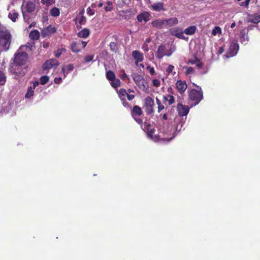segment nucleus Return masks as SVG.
Masks as SVG:
<instances>
[{
  "label": "nucleus",
  "mask_w": 260,
  "mask_h": 260,
  "mask_svg": "<svg viewBox=\"0 0 260 260\" xmlns=\"http://www.w3.org/2000/svg\"><path fill=\"white\" fill-rule=\"evenodd\" d=\"M127 98L128 100L132 101L133 99L135 98V95L134 94H129L127 93V94L126 95Z\"/></svg>",
  "instance_id": "56"
},
{
  "label": "nucleus",
  "mask_w": 260,
  "mask_h": 260,
  "mask_svg": "<svg viewBox=\"0 0 260 260\" xmlns=\"http://www.w3.org/2000/svg\"><path fill=\"white\" fill-rule=\"evenodd\" d=\"M162 119L164 120L168 119V115L167 114H164L162 116Z\"/></svg>",
  "instance_id": "59"
},
{
  "label": "nucleus",
  "mask_w": 260,
  "mask_h": 260,
  "mask_svg": "<svg viewBox=\"0 0 260 260\" xmlns=\"http://www.w3.org/2000/svg\"><path fill=\"white\" fill-rule=\"evenodd\" d=\"M189 62L191 64H196L199 69L203 67V63L196 56H194L193 58L189 59Z\"/></svg>",
  "instance_id": "21"
},
{
  "label": "nucleus",
  "mask_w": 260,
  "mask_h": 260,
  "mask_svg": "<svg viewBox=\"0 0 260 260\" xmlns=\"http://www.w3.org/2000/svg\"><path fill=\"white\" fill-rule=\"evenodd\" d=\"M106 5L107 6L105 7V10L106 12L111 11L113 9V4L111 2H107Z\"/></svg>",
  "instance_id": "39"
},
{
  "label": "nucleus",
  "mask_w": 260,
  "mask_h": 260,
  "mask_svg": "<svg viewBox=\"0 0 260 260\" xmlns=\"http://www.w3.org/2000/svg\"><path fill=\"white\" fill-rule=\"evenodd\" d=\"M56 30V29L55 27L50 25L41 31V35L43 38H45L54 34Z\"/></svg>",
  "instance_id": "11"
},
{
  "label": "nucleus",
  "mask_w": 260,
  "mask_h": 260,
  "mask_svg": "<svg viewBox=\"0 0 260 260\" xmlns=\"http://www.w3.org/2000/svg\"><path fill=\"white\" fill-rule=\"evenodd\" d=\"M175 87L177 91L182 95L184 93V92L187 88V85L185 81L179 80L177 81L175 84Z\"/></svg>",
  "instance_id": "8"
},
{
  "label": "nucleus",
  "mask_w": 260,
  "mask_h": 260,
  "mask_svg": "<svg viewBox=\"0 0 260 260\" xmlns=\"http://www.w3.org/2000/svg\"><path fill=\"white\" fill-rule=\"evenodd\" d=\"M50 14L53 17H57L60 15L59 9L56 7H54L50 10Z\"/></svg>",
  "instance_id": "28"
},
{
  "label": "nucleus",
  "mask_w": 260,
  "mask_h": 260,
  "mask_svg": "<svg viewBox=\"0 0 260 260\" xmlns=\"http://www.w3.org/2000/svg\"><path fill=\"white\" fill-rule=\"evenodd\" d=\"M131 114L135 121L140 126H142L143 124L142 116L143 114V112L141 108L138 105L134 106L131 110Z\"/></svg>",
  "instance_id": "3"
},
{
  "label": "nucleus",
  "mask_w": 260,
  "mask_h": 260,
  "mask_svg": "<svg viewBox=\"0 0 260 260\" xmlns=\"http://www.w3.org/2000/svg\"><path fill=\"white\" fill-rule=\"evenodd\" d=\"M151 24L153 27L158 29L166 27L165 19H158L154 20L151 22Z\"/></svg>",
  "instance_id": "15"
},
{
  "label": "nucleus",
  "mask_w": 260,
  "mask_h": 260,
  "mask_svg": "<svg viewBox=\"0 0 260 260\" xmlns=\"http://www.w3.org/2000/svg\"><path fill=\"white\" fill-rule=\"evenodd\" d=\"M40 36V32L37 30H33L30 31L29 34V37L32 40H37L39 39Z\"/></svg>",
  "instance_id": "24"
},
{
  "label": "nucleus",
  "mask_w": 260,
  "mask_h": 260,
  "mask_svg": "<svg viewBox=\"0 0 260 260\" xmlns=\"http://www.w3.org/2000/svg\"><path fill=\"white\" fill-rule=\"evenodd\" d=\"M151 41V39L150 38H147L145 40V42L147 43H150Z\"/></svg>",
  "instance_id": "64"
},
{
  "label": "nucleus",
  "mask_w": 260,
  "mask_h": 260,
  "mask_svg": "<svg viewBox=\"0 0 260 260\" xmlns=\"http://www.w3.org/2000/svg\"><path fill=\"white\" fill-rule=\"evenodd\" d=\"M6 76L5 74L0 70V85H4L6 82Z\"/></svg>",
  "instance_id": "35"
},
{
  "label": "nucleus",
  "mask_w": 260,
  "mask_h": 260,
  "mask_svg": "<svg viewBox=\"0 0 260 260\" xmlns=\"http://www.w3.org/2000/svg\"><path fill=\"white\" fill-rule=\"evenodd\" d=\"M12 36L5 27L0 28V51L6 52L10 47Z\"/></svg>",
  "instance_id": "1"
},
{
  "label": "nucleus",
  "mask_w": 260,
  "mask_h": 260,
  "mask_svg": "<svg viewBox=\"0 0 260 260\" xmlns=\"http://www.w3.org/2000/svg\"><path fill=\"white\" fill-rule=\"evenodd\" d=\"M151 18V15L148 12L144 11L140 14H139L137 17V19L138 21L140 22H142L144 21L145 22L148 21Z\"/></svg>",
  "instance_id": "13"
},
{
  "label": "nucleus",
  "mask_w": 260,
  "mask_h": 260,
  "mask_svg": "<svg viewBox=\"0 0 260 260\" xmlns=\"http://www.w3.org/2000/svg\"><path fill=\"white\" fill-rule=\"evenodd\" d=\"M141 90L144 91H147L149 88L148 82L143 78L137 84H136Z\"/></svg>",
  "instance_id": "19"
},
{
  "label": "nucleus",
  "mask_w": 260,
  "mask_h": 260,
  "mask_svg": "<svg viewBox=\"0 0 260 260\" xmlns=\"http://www.w3.org/2000/svg\"><path fill=\"white\" fill-rule=\"evenodd\" d=\"M24 46H21L18 50L15 53L14 56V64L16 66H22L24 65L28 58L27 53L21 51Z\"/></svg>",
  "instance_id": "2"
},
{
  "label": "nucleus",
  "mask_w": 260,
  "mask_h": 260,
  "mask_svg": "<svg viewBox=\"0 0 260 260\" xmlns=\"http://www.w3.org/2000/svg\"><path fill=\"white\" fill-rule=\"evenodd\" d=\"M151 124L150 121L146 119L144 122L143 121V124L141 126V128L147 133L148 136L152 138L153 134L154 133L155 129L151 128Z\"/></svg>",
  "instance_id": "6"
},
{
  "label": "nucleus",
  "mask_w": 260,
  "mask_h": 260,
  "mask_svg": "<svg viewBox=\"0 0 260 260\" xmlns=\"http://www.w3.org/2000/svg\"><path fill=\"white\" fill-rule=\"evenodd\" d=\"M149 8L155 12L165 11L166 10L164 7V4L162 2L154 3L149 7Z\"/></svg>",
  "instance_id": "14"
},
{
  "label": "nucleus",
  "mask_w": 260,
  "mask_h": 260,
  "mask_svg": "<svg viewBox=\"0 0 260 260\" xmlns=\"http://www.w3.org/2000/svg\"><path fill=\"white\" fill-rule=\"evenodd\" d=\"M127 94V92L126 89H125L124 88L120 89L119 92H118V95H119L120 99H121V98H125V96Z\"/></svg>",
  "instance_id": "42"
},
{
  "label": "nucleus",
  "mask_w": 260,
  "mask_h": 260,
  "mask_svg": "<svg viewBox=\"0 0 260 260\" xmlns=\"http://www.w3.org/2000/svg\"><path fill=\"white\" fill-rule=\"evenodd\" d=\"M41 3L45 4L46 6H49L51 5V0H41Z\"/></svg>",
  "instance_id": "50"
},
{
  "label": "nucleus",
  "mask_w": 260,
  "mask_h": 260,
  "mask_svg": "<svg viewBox=\"0 0 260 260\" xmlns=\"http://www.w3.org/2000/svg\"><path fill=\"white\" fill-rule=\"evenodd\" d=\"M59 64V62L56 59L52 58L47 60L43 63L42 68L43 70H46L51 69L54 66H57Z\"/></svg>",
  "instance_id": "9"
},
{
  "label": "nucleus",
  "mask_w": 260,
  "mask_h": 260,
  "mask_svg": "<svg viewBox=\"0 0 260 260\" xmlns=\"http://www.w3.org/2000/svg\"><path fill=\"white\" fill-rule=\"evenodd\" d=\"M132 56L137 64L139 62H142L144 59L143 54L139 51L135 50L132 52Z\"/></svg>",
  "instance_id": "18"
},
{
  "label": "nucleus",
  "mask_w": 260,
  "mask_h": 260,
  "mask_svg": "<svg viewBox=\"0 0 260 260\" xmlns=\"http://www.w3.org/2000/svg\"><path fill=\"white\" fill-rule=\"evenodd\" d=\"M235 26H236V23L234 22L233 23H232V24L231 25V27L232 28H233L235 27Z\"/></svg>",
  "instance_id": "63"
},
{
  "label": "nucleus",
  "mask_w": 260,
  "mask_h": 260,
  "mask_svg": "<svg viewBox=\"0 0 260 260\" xmlns=\"http://www.w3.org/2000/svg\"><path fill=\"white\" fill-rule=\"evenodd\" d=\"M87 12L89 15H93L94 14V11L89 7L87 8Z\"/></svg>",
  "instance_id": "54"
},
{
  "label": "nucleus",
  "mask_w": 260,
  "mask_h": 260,
  "mask_svg": "<svg viewBox=\"0 0 260 260\" xmlns=\"http://www.w3.org/2000/svg\"><path fill=\"white\" fill-rule=\"evenodd\" d=\"M240 42L243 44H247L248 42V37L246 35L245 30H242L240 31Z\"/></svg>",
  "instance_id": "22"
},
{
  "label": "nucleus",
  "mask_w": 260,
  "mask_h": 260,
  "mask_svg": "<svg viewBox=\"0 0 260 260\" xmlns=\"http://www.w3.org/2000/svg\"><path fill=\"white\" fill-rule=\"evenodd\" d=\"M251 22L254 23H257L260 22V16L255 15L252 17V18L250 20Z\"/></svg>",
  "instance_id": "44"
},
{
  "label": "nucleus",
  "mask_w": 260,
  "mask_h": 260,
  "mask_svg": "<svg viewBox=\"0 0 260 260\" xmlns=\"http://www.w3.org/2000/svg\"><path fill=\"white\" fill-rule=\"evenodd\" d=\"M142 48L145 52H147L149 50L148 45L146 44H144Z\"/></svg>",
  "instance_id": "55"
},
{
  "label": "nucleus",
  "mask_w": 260,
  "mask_h": 260,
  "mask_svg": "<svg viewBox=\"0 0 260 260\" xmlns=\"http://www.w3.org/2000/svg\"><path fill=\"white\" fill-rule=\"evenodd\" d=\"M110 84L113 87L116 88L120 85V81L115 77L114 80L111 81Z\"/></svg>",
  "instance_id": "33"
},
{
  "label": "nucleus",
  "mask_w": 260,
  "mask_h": 260,
  "mask_svg": "<svg viewBox=\"0 0 260 260\" xmlns=\"http://www.w3.org/2000/svg\"><path fill=\"white\" fill-rule=\"evenodd\" d=\"M74 68V67L73 64H69L66 67V69L64 68H62L61 71L64 74V78L66 77V75L65 74V70L66 69L68 71L70 72L73 70Z\"/></svg>",
  "instance_id": "37"
},
{
  "label": "nucleus",
  "mask_w": 260,
  "mask_h": 260,
  "mask_svg": "<svg viewBox=\"0 0 260 260\" xmlns=\"http://www.w3.org/2000/svg\"><path fill=\"white\" fill-rule=\"evenodd\" d=\"M239 49V44L237 42H233L227 52L226 57L228 58L236 55Z\"/></svg>",
  "instance_id": "7"
},
{
  "label": "nucleus",
  "mask_w": 260,
  "mask_h": 260,
  "mask_svg": "<svg viewBox=\"0 0 260 260\" xmlns=\"http://www.w3.org/2000/svg\"><path fill=\"white\" fill-rule=\"evenodd\" d=\"M221 34V29L219 26H215L212 31V35L216 36L217 34Z\"/></svg>",
  "instance_id": "40"
},
{
  "label": "nucleus",
  "mask_w": 260,
  "mask_h": 260,
  "mask_svg": "<svg viewBox=\"0 0 260 260\" xmlns=\"http://www.w3.org/2000/svg\"><path fill=\"white\" fill-rule=\"evenodd\" d=\"M79 15H81L80 17H76L74 19V21L77 26V28H80L82 25H84L86 23V19L85 16L83 15L82 12H80Z\"/></svg>",
  "instance_id": "12"
},
{
  "label": "nucleus",
  "mask_w": 260,
  "mask_h": 260,
  "mask_svg": "<svg viewBox=\"0 0 260 260\" xmlns=\"http://www.w3.org/2000/svg\"><path fill=\"white\" fill-rule=\"evenodd\" d=\"M120 78L121 79V80L124 81V80H126V79L127 80H129V78H128V77L127 76V75L126 74V73L125 72H123L120 76Z\"/></svg>",
  "instance_id": "49"
},
{
  "label": "nucleus",
  "mask_w": 260,
  "mask_h": 260,
  "mask_svg": "<svg viewBox=\"0 0 260 260\" xmlns=\"http://www.w3.org/2000/svg\"><path fill=\"white\" fill-rule=\"evenodd\" d=\"M18 14L17 12L10 13L9 14V18L13 21L15 22L18 18Z\"/></svg>",
  "instance_id": "38"
},
{
  "label": "nucleus",
  "mask_w": 260,
  "mask_h": 260,
  "mask_svg": "<svg viewBox=\"0 0 260 260\" xmlns=\"http://www.w3.org/2000/svg\"><path fill=\"white\" fill-rule=\"evenodd\" d=\"M147 68L149 70V73L151 75H153L155 73V70L153 67L148 66Z\"/></svg>",
  "instance_id": "53"
},
{
  "label": "nucleus",
  "mask_w": 260,
  "mask_h": 260,
  "mask_svg": "<svg viewBox=\"0 0 260 260\" xmlns=\"http://www.w3.org/2000/svg\"><path fill=\"white\" fill-rule=\"evenodd\" d=\"M163 99L165 101H167L168 102L169 105L173 104L175 102V98L173 95H171L164 96Z\"/></svg>",
  "instance_id": "29"
},
{
  "label": "nucleus",
  "mask_w": 260,
  "mask_h": 260,
  "mask_svg": "<svg viewBox=\"0 0 260 260\" xmlns=\"http://www.w3.org/2000/svg\"><path fill=\"white\" fill-rule=\"evenodd\" d=\"M39 85V82L38 81H36L34 83V85H33V87H32L34 89H35L36 88V86L37 85Z\"/></svg>",
  "instance_id": "60"
},
{
  "label": "nucleus",
  "mask_w": 260,
  "mask_h": 260,
  "mask_svg": "<svg viewBox=\"0 0 260 260\" xmlns=\"http://www.w3.org/2000/svg\"><path fill=\"white\" fill-rule=\"evenodd\" d=\"M34 88L30 86L28 88L27 92L25 95V97L26 99H30L34 95Z\"/></svg>",
  "instance_id": "34"
},
{
  "label": "nucleus",
  "mask_w": 260,
  "mask_h": 260,
  "mask_svg": "<svg viewBox=\"0 0 260 260\" xmlns=\"http://www.w3.org/2000/svg\"><path fill=\"white\" fill-rule=\"evenodd\" d=\"M224 51V48L223 46L220 47L218 51V54H221Z\"/></svg>",
  "instance_id": "58"
},
{
  "label": "nucleus",
  "mask_w": 260,
  "mask_h": 260,
  "mask_svg": "<svg viewBox=\"0 0 260 260\" xmlns=\"http://www.w3.org/2000/svg\"><path fill=\"white\" fill-rule=\"evenodd\" d=\"M62 81V78L61 77L59 78H55L54 79V82L56 84H59Z\"/></svg>",
  "instance_id": "57"
},
{
  "label": "nucleus",
  "mask_w": 260,
  "mask_h": 260,
  "mask_svg": "<svg viewBox=\"0 0 260 260\" xmlns=\"http://www.w3.org/2000/svg\"><path fill=\"white\" fill-rule=\"evenodd\" d=\"M90 34V30L88 28H84L78 33V36L79 38H86Z\"/></svg>",
  "instance_id": "23"
},
{
  "label": "nucleus",
  "mask_w": 260,
  "mask_h": 260,
  "mask_svg": "<svg viewBox=\"0 0 260 260\" xmlns=\"http://www.w3.org/2000/svg\"><path fill=\"white\" fill-rule=\"evenodd\" d=\"M156 104L157 105V112L158 113L160 112L161 110L164 109L165 106L164 105L161 103L160 100H159L157 98H156Z\"/></svg>",
  "instance_id": "36"
},
{
  "label": "nucleus",
  "mask_w": 260,
  "mask_h": 260,
  "mask_svg": "<svg viewBox=\"0 0 260 260\" xmlns=\"http://www.w3.org/2000/svg\"><path fill=\"white\" fill-rule=\"evenodd\" d=\"M61 54L62 53L59 49L54 51V55L57 58L59 57Z\"/></svg>",
  "instance_id": "52"
},
{
  "label": "nucleus",
  "mask_w": 260,
  "mask_h": 260,
  "mask_svg": "<svg viewBox=\"0 0 260 260\" xmlns=\"http://www.w3.org/2000/svg\"><path fill=\"white\" fill-rule=\"evenodd\" d=\"M132 76L136 84H137L138 83L144 78L142 76L138 74H133Z\"/></svg>",
  "instance_id": "27"
},
{
  "label": "nucleus",
  "mask_w": 260,
  "mask_h": 260,
  "mask_svg": "<svg viewBox=\"0 0 260 260\" xmlns=\"http://www.w3.org/2000/svg\"><path fill=\"white\" fill-rule=\"evenodd\" d=\"M174 67L173 65H171V64L169 65L168 66V68L166 70V73L168 74H169L170 73H172L173 75H175L176 72H173V70H174Z\"/></svg>",
  "instance_id": "43"
},
{
  "label": "nucleus",
  "mask_w": 260,
  "mask_h": 260,
  "mask_svg": "<svg viewBox=\"0 0 260 260\" xmlns=\"http://www.w3.org/2000/svg\"><path fill=\"white\" fill-rule=\"evenodd\" d=\"M194 73V70L193 68L191 67H187L186 68V70L185 71V74L188 75V74H192Z\"/></svg>",
  "instance_id": "46"
},
{
  "label": "nucleus",
  "mask_w": 260,
  "mask_h": 260,
  "mask_svg": "<svg viewBox=\"0 0 260 260\" xmlns=\"http://www.w3.org/2000/svg\"><path fill=\"white\" fill-rule=\"evenodd\" d=\"M35 25H36V23H35V22H32V23H31L30 24V25L29 26L28 28H31V27H34V26H35Z\"/></svg>",
  "instance_id": "62"
},
{
  "label": "nucleus",
  "mask_w": 260,
  "mask_h": 260,
  "mask_svg": "<svg viewBox=\"0 0 260 260\" xmlns=\"http://www.w3.org/2000/svg\"><path fill=\"white\" fill-rule=\"evenodd\" d=\"M93 58H94L93 55H88L85 56V57L84 58V60H85V62H89L92 61V59H93Z\"/></svg>",
  "instance_id": "45"
},
{
  "label": "nucleus",
  "mask_w": 260,
  "mask_h": 260,
  "mask_svg": "<svg viewBox=\"0 0 260 260\" xmlns=\"http://www.w3.org/2000/svg\"><path fill=\"white\" fill-rule=\"evenodd\" d=\"M154 102L150 96H147L144 99V107L145 108L146 112L149 114H153L154 113Z\"/></svg>",
  "instance_id": "5"
},
{
  "label": "nucleus",
  "mask_w": 260,
  "mask_h": 260,
  "mask_svg": "<svg viewBox=\"0 0 260 260\" xmlns=\"http://www.w3.org/2000/svg\"><path fill=\"white\" fill-rule=\"evenodd\" d=\"M49 79V77L46 75L42 76L40 78L41 84L44 85V84H46L48 82Z\"/></svg>",
  "instance_id": "41"
},
{
  "label": "nucleus",
  "mask_w": 260,
  "mask_h": 260,
  "mask_svg": "<svg viewBox=\"0 0 260 260\" xmlns=\"http://www.w3.org/2000/svg\"><path fill=\"white\" fill-rule=\"evenodd\" d=\"M59 49L61 52L62 53V52H64L66 51V49L64 48H59Z\"/></svg>",
  "instance_id": "61"
},
{
  "label": "nucleus",
  "mask_w": 260,
  "mask_h": 260,
  "mask_svg": "<svg viewBox=\"0 0 260 260\" xmlns=\"http://www.w3.org/2000/svg\"><path fill=\"white\" fill-rule=\"evenodd\" d=\"M152 84L155 87H158L160 86V81L158 79H153L152 80Z\"/></svg>",
  "instance_id": "47"
},
{
  "label": "nucleus",
  "mask_w": 260,
  "mask_h": 260,
  "mask_svg": "<svg viewBox=\"0 0 260 260\" xmlns=\"http://www.w3.org/2000/svg\"><path fill=\"white\" fill-rule=\"evenodd\" d=\"M26 10L28 12L31 13L35 9V6L33 3H27L26 5Z\"/></svg>",
  "instance_id": "30"
},
{
  "label": "nucleus",
  "mask_w": 260,
  "mask_h": 260,
  "mask_svg": "<svg viewBox=\"0 0 260 260\" xmlns=\"http://www.w3.org/2000/svg\"><path fill=\"white\" fill-rule=\"evenodd\" d=\"M177 111L178 115L180 116H184L187 115L189 112V109L187 106L183 105L182 104H178L177 106Z\"/></svg>",
  "instance_id": "10"
},
{
  "label": "nucleus",
  "mask_w": 260,
  "mask_h": 260,
  "mask_svg": "<svg viewBox=\"0 0 260 260\" xmlns=\"http://www.w3.org/2000/svg\"><path fill=\"white\" fill-rule=\"evenodd\" d=\"M109 47L111 51L114 53H116L118 49L117 43L114 42H112L110 43Z\"/></svg>",
  "instance_id": "31"
},
{
  "label": "nucleus",
  "mask_w": 260,
  "mask_h": 260,
  "mask_svg": "<svg viewBox=\"0 0 260 260\" xmlns=\"http://www.w3.org/2000/svg\"><path fill=\"white\" fill-rule=\"evenodd\" d=\"M167 51L165 46L162 45L159 46L156 52L157 58L161 59L164 56L167 55Z\"/></svg>",
  "instance_id": "16"
},
{
  "label": "nucleus",
  "mask_w": 260,
  "mask_h": 260,
  "mask_svg": "<svg viewBox=\"0 0 260 260\" xmlns=\"http://www.w3.org/2000/svg\"><path fill=\"white\" fill-rule=\"evenodd\" d=\"M197 30V27L196 26H190L185 28L183 31L186 35H193Z\"/></svg>",
  "instance_id": "25"
},
{
  "label": "nucleus",
  "mask_w": 260,
  "mask_h": 260,
  "mask_svg": "<svg viewBox=\"0 0 260 260\" xmlns=\"http://www.w3.org/2000/svg\"><path fill=\"white\" fill-rule=\"evenodd\" d=\"M170 33L172 36H175L179 39H184L183 32L182 29L179 28H174L171 29Z\"/></svg>",
  "instance_id": "17"
},
{
  "label": "nucleus",
  "mask_w": 260,
  "mask_h": 260,
  "mask_svg": "<svg viewBox=\"0 0 260 260\" xmlns=\"http://www.w3.org/2000/svg\"><path fill=\"white\" fill-rule=\"evenodd\" d=\"M121 102H122V105L124 107H128L129 106V104L126 101V100L125 99V98H121L120 99Z\"/></svg>",
  "instance_id": "48"
},
{
  "label": "nucleus",
  "mask_w": 260,
  "mask_h": 260,
  "mask_svg": "<svg viewBox=\"0 0 260 260\" xmlns=\"http://www.w3.org/2000/svg\"><path fill=\"white\" fill-rule=\"evenodd\" d=\"M80 43L77 42H73L71 45V49L74 52H78L80 51Z\"/></svg>",
  "instance_id": "26"
},
{
  "label": "nucleus",
  "mask_w": 260,
  "mask_h": 260,
  "mask_svg": "<svg viewBox=\"0 0 260 260\" xmlns=\"http://www.w3.org/2000/svg\"><path fill=\"white\" fill-rule=\"evenodd\" d=\"M106 76L107 79L110 81L114 80L115 78L116 77L114 72L110 70L107 72Z\"/></svg>",
  "instance_id": "32"
},
{
  "label": "nucleus",
  "mask_w": 260,
  "mask_h": 260,
  "mask_svg": "<svg viewBox=\"0 0 260 260\" xmlns=\"http://www.w3.org/2000/svg\"><path fill=\"white\" fill-rule=\"evenodd\" d=\"M190 100L194 102V105L198 104L203 98V93L201 87L200 90L191 89L189 93Z\"/></svg>",
  "instance_id": "4"
},
{
  "label": "nucleus",
  "mask_w": 260,
  "mask_h": 260,
  "mask_svg": "<svg viewBox=\"0 0 260 260\" xmlns=\"http://www.w3.org/2000/svg\"><path fill=\"white\" fill-rule=\"evenodd\" d=\"M250 0H245L244 2L241 3L240 6L243 7H247L250 3Z\"/></svg>",
  "instance_id": "51"
},
{
  "label": "nucleus",
  "mask_w": 260,
  "mask_h": 260,
  "mask_svg": "<svg viewBox=\"0 0 260 260\" xmlns=\"http://www.w3.org/2000/svg\"><path fill=\"white\" fill-rule=\"evenodd\" d=\"M165 20L166 28L175 25L178 23V20L176 17L165 19Z\"/></svg>",
  "instance_id": "20"
}]
</instances>
